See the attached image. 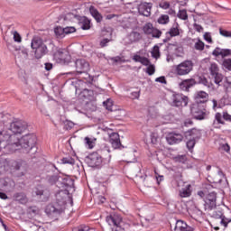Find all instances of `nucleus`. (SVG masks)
Here are the masks:
<instances>
[{
    "instance_id": "nucleus-36",
    "label": "nucleus",
    "mask_w": 231,
    "mask_h": 231,
    "mask_svg": "<svg viewBox=\"0 0 231 231\" xmlns=\"http://www.w3.org/2000/svg\"><path fill=\"white\" fill-rule=\"evenodd\" d=\"M143 30L146 35H151L154 30V27L152 26V23H148L143 26Z\"/></svg>"
},
{
    "instance_id": "nucleus-52",
    "label": "nucleus",
    "mask_w": 231,
    "mask_h": 231,
    "mask_svg": "<svg viewBox=\"0 0 231 231\" xmlns=\"http://www.w3.org/2000/svg\"><path fill=\"white\" fill-rule=\"evenodd\" d=\"M13 35H14V42H21L23 41V39L21 38V34H19V32H17V31H14L13 32Z\"/></svg>"
},
{
    "instance_id": "nucleus-49",
    "label": "nucleus",
    "mask_w": 231,
    "mask_h": 231,
    "mask_svg": "<svg viewBox=\"0 0 231 231\" xmlns=\"http://www.w3.org/2000/svg\"><path fill=\"white\" fill-rule=\"evenodd\" d=\"M223 66L227 71H231V59H226L223 61Z\"/></svg>"
},
{
    "instance_id": "nucleus-40",
    "label": "nucleus",
    "mask_w": 231,
    "mask_h": 231,
    "mask_svg": "<svg viewBox=\"0 0 231 231\" xmlns=\"http://www.w3.org/2000/svg\"><path fill=\"white\" fill-rule=\"evenodd\" d=\"M214 79V82L215 84H217V86H219V84H221V82H223V75H221L219 72L217 74H213Z\"/></svg>"
},
{
    "instance_id": "nucleus-37",
    "label": "nucleus",
    "mask_w": 231,
    "mask_h": 231,
    "mask_svg": "<svg viewBox=\"0 0 231 231\" xmlns=\"http://www.w3.org/2000/svg\"><path fill=\"white\" fill-rule=\"evenodd\" d=\"M61 163L63 165H73L75 163V159H73L72 157H63L61 160H60Z\"/></svg>"
},
{
    "instance_id": "nucleus-14",
    "label": "nucleus",
    "mask_w": 231,
    "mask_h": 231,
    "mask_svg": "<svg viewBox=\"0 0 231 231\" xmlns=\"http://www.w3.org/2000/svg\"><path fill=\"white\" fill-rule=\"evenodd\" d=\"M193 99L195 101L194 104H206V102H208V93L203 90L197 91L193 96Z\"/></svg>"
},
{
    "instance_id": "nucleus-4",
    "label": "nucleus",
    "mask_w": 231,
    "mask_h": 231,
    "mask_svg": "<svg viewBox=\"0 0 231 231\" xmlns=\"http://www.w3.org/2000/svg\"><path fill=\"white\" fill-rule=\"evenodd\" d=\"M31 48L34 50L37 59H42L48 53V46H46V43H44L41 37L36 36L32 38Z\"/></svg>"
},
{
    "instance_id": "nucleus-29",
    "label": "nucleus",
    "mask_w": 231,
    "mask_h": 231,
    "mask_svg": "<svg viewBox=\"0 0 231 231\" xmlns=\"http://www.w3.org/2000/svg\"><path fill=\"white\" fill-rule=\"evenodd\" d=\"M225 125V121L223 119V116L221 115V113H217L215 115V120L213 121V126L216 129H219V125Z\"/></svg>"
},
{
    "instance_id": "nucleus-5",
    "label": "nucleus",
    "mask_w": 231,
    "mask_h": 231,
    "mask_svg": "<svg viewBox=\"0 0 231 231\" xmlns=\"http://www.w3.org/2000/svg\"><path fill=\"white\" fill-rule=\"evenodd\" d=\"M190 113L195 120H207L210 115L206 106L198 104L191 105Z\"/></svg>"
},
{
    "instance_id": "nucleus-32",
    "label": "nucleus",
    "mask_w": 231,
    "mask_h": 231,
    "mask_svg": "<svg viewBox=\"0 0 231 231\" xmlns=\"http://www.w3.org/2000/svg\"><path fill=\"white\" fill-rule=\"evenodd\" d=\"M96 142L97 138L95 137H85V145L87 149H93V147H95Z\"/></svg>"
},
{
    "instance_id": "nucleus-25",
    "label": "nucleus",
    "mask_w": 231,
    "mask_h": 231,
    "mask_svg": "<svg viewBox=\"0 0 231 231\" xmlns=\"http://www.w3.org/2000/svg\"><path fill=\"white\" fill-rule=\"evenodd\" d=\"M79 24L81 30H90L91 29V20L86 16H80L79 18Z\"/></svg>"
},
{
    "instance_id": "nucleus-43",
    "label": "nucleus",
    "mask_w": 231,
    "mask_h": 231,
    "mask_svg": "<svg viewBox=\"0 0 231 231\" xmlns=\"http://www.w3.org/2000/svg\"><path fill=\"white\" fill-rule=\"evenodd\" d=\"M209 71H210L211 76L219 73V68L217 67V64L211 63V65L209 67Z\"/></svg>"
},
{
    "instance_id": "nucleus-44",
    "label": "nucleus",
    "mask_w": 231,
    "mask_h": 231,
    "mask_svg": "<svg viewBox=\"0 0 231 231\" xmlns=\"http://www.w3.org/2000/svg\"><path fill=\"white\" fill-rule=\"evenodd\" d=\"M173 160L177 163H185V162H187V156H185V155H177L173 158Z\"/></svg>"
},
{
    "instance_id": "nucleus-62",
    "label": "nucleus",
    "mask_w": 231,
    "mask_h": 231,
    "mask_svg": "<svg viewBox=\"0 0 231 231\" xmlns=\"http://www.w3.org/2000/svg\"><path fill=\"white\" fill-rule=\"evenodd\" d=\"M220 149L225 151V152H230V145L228 143L220 144Z\"/></svg>"
},
{
    "instance_id": "nucleus-12",
    "label": "nucleus",
    "mask_w": 231,
    "mask_h": 231,
    "mask_svg": "<svg viewBox=\"0 0 231 231\" xmlns=\"http://www.w3.org/2000/svg\"><path fill=\"white\" fill-rule=\"evenodd\" d=\"M152 10V3L143 2L138 6L140 15H143L144 17H151Z\"/></svg>"
},
{
    "instance_id": "nucleus-48",
    "label": "nucleus",
    "mask_w": 231,
    "mask_h": 231,
    "mask_svg": "<svg viewBox=\"0 0 231 231\" xmlns=\"http://www.w3.org/2000/svg\"><path fill=\"white\" fill-rule=\"evenodd\" d=\"M103 106L106 107V109H107V111H113V101L110 99L104 101Z\"/></svg>"
},
{
    "instance_id": "nucleus-22",
    "label": "nucleus",
    "mask_w": 231,
    "mask_h": 231,
    "mask_svg": "<svg viewBox=\"0 0 231 231\" xmlns=\"http://www.w3.org/2000/svg\"><path fill=\"white\" fill-rule=\"evenodd\" d=\"M196 229L187 225L183 220H177L174 231H195Z\"/></svg>"
},
{
    "instance_id": "nucleus-53",
    "label": "nucleus",
    "mask_w": 231,
    "mask_h": 231,
    "mask_svg": "<svg viewBox=\"0 0 231 231\" xmlns=\"http://www.w3.org/2000/svg\"><path fill=\"white\" fill-rule=\"evenodd\" d=\"M109 42H111V39L105 38L100 41L99 46L101 48H106V46H107V44H109Z\"/></svg>"
},
{
    "instance_id": "nucleus-17",
    "label": "nucleus",
    "mask_w": 231,
    "mask_h": 231,
    "mask_svg": "<svg viewBox=\"0 0 231 231\" xmlns=\"http://www.w3.org/2000/svg\"><path fill=\"white\" fill-rule=\"evenodd\" d=\"M77 73H88L89 71V63L86 60H77L76 62Z\"/></svg>"
},
{
    "instance_id": "nucleus-21",
    "label": "nucleus",
    "mask_w": 231,
    "mask_h": 231,
    "mask_svg": "<svg viewBox=\"0 0 231 231\" xmlns=\"http://www.w3.org/2000/svg\"><path fill=\"white\" fill-rule=\"evenodd\" d=\"M197 84H198V82H196V79H184L183 81H181L179 84V87L182 91H189V89H190V88H194V86H196Z\"/></svg>"
},
{
    "instance_id": "nucleus-27",
    "label": "nucleus",
    "mask_w": 231,
    "mask_h": 231,
    "mask_svg": "<svg viewBox=\"0 0 231 231\" xmlns=\"http://www.w3.org/2000/svg\"><path fill=\"white\" fill-rule=\"evenodd\" d=\"M128 40L127 43L128 44H133V42H138L142 39V34L138 32H132L129 33V35L126 37Z\"/></svg>"
},
{
    "instance_id": "nucleus-10",
    "label": "nucleus",
    "mask_w": 231,
    "mask_h": 231,
    "mask_svg": "<svg viewBox=\"0 0 231 231\" xmlns=\"http://www.w3.org/2000/svg\"><path fill=\"white\" fill-rule=\"evenodd\" d=\"M61 189H65L62 190H68V192L69 193V191L71 190H75L74 187H75V180L73 179H71V177L69 176H63V177H60V186Z\"/></svg>"
},
{
    "instance_id": "nucleus-28",
    "label": "nucleus",
    "mask_w": 231,
    "mask_h": 231,
    "mask_svg": "<svg viewBox=\"0 0 231 231\" xmlns=\"http://www.w3.org/2000/svg\"><path fill=\"white\" fill-rule=\"evenodd\" d=\"M192 189V185L190 184H187L186 186L181 188V189L180 190V198H190L192 194V189Z\"/></svg>"
},
{
    "instance_id": "nucleus-15",
    "label": "nucleus",
    "mask_w": 231,
    "mask_h": 231,
    "mask_svg": "<svg viewBox=\"0 0 231 231\" xmlns=\"http://www.w3.org/2000/svg\"><path fill=\"white\" fill-rule=\"evenodd\" d=\"M98 154L102 162L105 163H109L111 162V149L109 146L105 145L98 151Z\"/></svg>"
},
{
    "instance_id": "nucleus-61",
    "label": "nucleus",
    "mask_w": 231,
    "mask_h": 231,
    "mask_svg": "<svg viewBox=\"0 0 231 231\" xmlns=\"http://www.w3.org/2000/svg\"><path fill=\"white\" fill-rule=\"evenodd\" d=\"M221 225H223V226H225V228H226V226H228V223H231V219L230 218H226V217H223L220 221Z\"/></svg>"
},
{
    "instance_id": "nucleus-42",
    "label": "nucleus",
    "mask_w": 231,
    "mask_h": 231,
    "mask_svg": "<svg viewBox=\"0 0 231 231\" xmlns=\"http://www.w3.org/2000/svg\"><path fill=\"white\" fill-rule=\"evenodd\" d=\"M152 57L153 59H160V47L155 45L152 50Z\"/></svg>"
},
{
    "instance_id": "nucleus-13",
    "label": "nucleus",
    "mask_w": 231,
    "mask_h": 231,
    "mask_svg": "<svg viewBox=\"0 0 231 231\" xmlns=\"http://www.w3.org/2000/svg\"><path fill=\"white\" fill-rule=\"evenodd\" d=\"M171 100H172L173 106H175L176 107H180L182 105L187 106L189 102V97H187V96H184L182 94H173Z\"/></svg>"
},
{
    "instance_id": "nucleus-3",
    "label": "nucleus",
    "mask_w": 231,
    "mask_h": 231,
    "mask_svg": "<svg viewBox=\"0 0 231 231\" xmlns=\"http://www.w3.org/2000/svg\"><path fill=\"white\" fill-rule=\"evenodd\" d=\"M106 223L112 227V231H125L129 230V223L125 222L122 216L114 213L110 214L106 218Z\"/></svg>"
},
{
    "instance_id": "nucleus-47",
    "label": "nucleus",
    "mask_w": 231,
    "mask_h": 231,
    "mask_svg": "<svg viewBox=\"0 0 231 231\" xmlns=\"http://www.w3.org/2000/svg\"><path fill=\"white\" fill-rule=\"evenodd\" d=\"M64 35H69V33H75L77 29L73 26L63 28Z\"/></svg>"
},
{
    "instance_id": "nucleus-6",
    "label": "nucleus",
    "mask_w": 231,
    "mask_h": 231,
    "mask_svg": "<svg viewBox=\"0 0 231 231\" xmlns=\"http://www.w3.org/2000/svg\"><path fill=\"white\" fill-rule=\"evenodd\" d=\"M194 69V62L190 60H186L178 65H175V73L179 77L189 75Z\"/></svg>"
},
{
    "instance_id": "nucleus-60",
    "label": "nucleus",
    "mask_w": 231,
    "mask_h": 231,
    "mask_svg": "<svg viewBox=\"0 0 231 231\" xmlns=\"http://www.w3.org/2000/svg\"><path fill=\"white\" fill-rule=\"evenodd\" d=\"M219 33H220V35H222V37H231V32L230 31L219 29Z\"/></svg>"
},
{
    "instance_id": "nucleus-30",
    "label": "nucleus",
    "mask_w": 231,
    "mask_h": 231,
    "mask_svg": "<svg viewBox=\"0 0 231 231\" xmlns=\"http://www.w3.org/2000/svg\"><path fill=\"white\" fill-rule=\"evenodd\" d=\"M27 230L28 231H46V229H44L42 226L35 224L33 222L27 223Z\"/></svg>"
},
{
    "instance_id": "nucleus-64",
    "label": "nucleus",
    "mask_w": 231,
    "mask_h": 231,
    "mask_svg": "<svg viewBox=\"0 0 231 231\" xmlns=\"http://www.w3.org/2000/svg\"><path fill=\"white\" fill-rule=\"evenodd\" d=\"M223 119L226 122H231V115L228 112H223Z\"/></svg>"
},
{
    "instance_id": "nucleus-54",
    "label": "nucleus",
    "mask_w": 231,
    "mask_h": 231,
    "mask_svg": "<svg viewBox=\"0 0 231 231\" xmlns=\"http://www.w3.org/2000/svg\"><path fill=\"white\" fill-rule=\"evenodd\" d=\"M150 138H151L152 143H153V144L158 143V134L152 133L151 135H150Z\"/></svg>"
},
{
    "instance_id": "nucleus-26",
    "label": "nucleus",
    "mask_w": 231,
    "mask_h": 231,
    "mask_svg": "<svg viewBox=\"0 0 231 231\" xmlns=\"http://www.w3.org/2000/svg\"><path fill=\"white\" fill-rule=\"evenodd\" d=\"M89 12H90V15H92V17L95 19V21L97 23H102L104 17L102 16L100 12H98V10L95 6H93V5L90 6Z\"/></svg>"
},
{
    "instance_id": "nucleus-1",
    "label": "nucleus",
    "mask_w": 231,
    "mask_h": 231,
    "mask_svg": "<svg viewBox=\"0 0 231 231\" xmlns=\"http://www.w3.org/2000/svg\"><path fill=\"white\" fill-rule=\"evenodd\" d=\"M28 129V125L24 121H15L11 123L8 131L0 132V149H7L10 152H15L20 149H24L25 152L33 154L37 152V137L32 134H25L19 138L17 134L24 133Z\"/></svg>"
},
{
    "instance_id": "nucleus-9",
    "label": "nucleus",
    "mask_w": 231,
    "mask_h": 231,
    "mask_svg": "<svg viewBox=\"0 0 231 231\" xmlns=\"http://www.w3.org/2000/svg\"><path fill=\"white\" fill-rule=\"evenodd\" d=\"M217 199V195L216 194V192H210L208 195H206L205 199H204V209L205 210H214V208H216L217 205H216V201Z\"/></svg>"
},
{
    "instance_id": "nucleus-33",
    "label": "nucleus",
    "mask_w": 231,
    "mask_h": 231,
    "mask_svg": "<svg viewBox=\"0 0 231 231\" xmlns=\"http://www.w3.org/2000/svg\"><path fill=\"white\" fill-rule=\"evenodd\" d=\"M14 198L15 201H18L19 203L24 204L28 199H26V195L24 193H16L14 195Z\"/></svg>"
},
{
    "instance_id": "nucleus-8",
    "label": "nucleus",
    "mask_w": 231,
    "mask_h": 231,
    "mask_svg": "<svg viewBox=\"0 0 231 231\" xmlns=\"http://www.w3.org/2000/svg\"><path fill=\"white\" fill-rule=\"evenodd\" d=\"M54 59L60 64H69L71 62V55L68 51L59 50L54 53Z\"/></svg>"
},
{
    "instance_id": "nucleus-55",
    "label": "nucleus",
    "mask_w": 231,
    "mask_h": 231,
    "mask_svg": "<svg viewBox=\"0 0 231 231\" xmlns=\"http://www.w3.org/2000/svg\"><path fill=\"white\" fill-rule=\"evenodd\" d=\"M224 88H226V89H228V88H231V77L225 78Z\"/></svg>"
},
{
    "instance_id": "nucleus-59",
    "label": "nucleus",
    "mask_w": 231,
    "mask_h": 231,
    "mask_svg": "<svg viewBox=\"0 0 231 231\" xmlns=\"http://www.w3.org/2000/svg\"><path fill=\"white\" fill-rule=\"evenodd\" d=\"M199 84H202L203 86H206L207 88H210V83H208V80L207 78H199Z\"/></svg>"
},
{
    "instance_id": "nucleus-63",
    "label": "nucleus",
    "mask_w": 231,
    "mask_h": 231,
    "mask_svg": "<svg viewBox=\"0 0 231 231\" xmlns=\"http://www.w3.org/2000/svg\"><path fill=\"white\" fill-rule=\"evenodd\" d=\"M204 39L207 41V42L212 43V35L210 32H205Z\"/></svg>"
},
{
    "instance_id": "nucleus-45",
    "label": "nucleus",
    "mask_w": 231,
    "mask_h": 231,
    "mask_svg": "<svg viewBox=\"0 0 231 231\" xmlns=\"http://www.w3.org/2000/svg\"><path fill=\"white\" fill-rule=\"evenodd\" d=\"M158 23H159V24H167V23H169V15L162 14L161 17H159Z\"/></svg>"
},
{
    "instance_id": "nucleus-39",
    "label": "nucleus",
    "mask_w": 231,
    "mask_h": 231,
    "mask_svg": "<svg viewBox=\"0 0 231 231\" xmlns=\"http://www.w3.org/2000/svg\"><path fill=\"white\" fill-rule=\"evenodd\" d=\"M194 48L198 51H203V50H205V42H203L201 40H199L195 42Z\"/></svg>"
},
{
    "instance_id": "nucleus-51",
    "label": "nucleus",
    "mask_w": 231,
    "mask_h": 231,
    "mask_svg": "<svg viewBox=\"0 0 231 231\" xmlns=\"http://www.w3.org/2000/svg\"><path fill=\"white\" fill-rule=\"evenodd\" d=\"M64 125L67 131H69V129H73V127H75V124L71 121H65Z\"/></svg>"
},
{
    "instance_id": "nucleus-57",
    "label": "nucleus",
    "mask_w": 231,
    "mask_h": 231,
    "mask_svg": "<svg viewBox=\"0 0 231 231\" xmlns=\"http://www.w3.org/2000/svg\"><path fill=\"white\" fill-rule=\"evenodd\" d=\"M72 231H89V226H79L78 227H74Z\"/></svg>"
},
{
    "instance_id": "nucleus-58",
    "label": "nucleus",
    "mask_w": 231,
    "mask_h": 231,
    "mask_svg": "<svg viewBox=\"0 0 231 231\" xmlns=\"http://www.w3.org/2000/svg\"><path fill=\"white\" fill-rule=\"evenodd\" d=\"M156 71V69L154 68V65H148L146 73H148V75H154V72Z\"/></svg>"
},
{
    "instance_id": "nucleus-38",
    "label": "nucleus",
    "mask_w": 231,
    "mask_h": 231,
    "mask_svg": "<svg viewBox=\"0 0 231 231\" xmlns=\"http://www.w3.org/2000/svg\"><path fill=\"white\" fill-rule=\"evenodd\" d=\"M80 97L83 98H88L93 95V90H89L88 88H84L79 92Z\"/></svg>"
},
{
    "instance_id": "nucleus-23",
    "label": "nucleus",
    "mask_w": 231,
    "mask_h": 231,
    "mask_svg": "<svg viewBox=\"0 0 231 231\" xmlns=\"http://www.w3.org/2000/svg\"><path fill=\"white\" fill-rule=\"evenodd\" d=\"M212 55H214V57H230L231 56V50L230 49H221L219 47H217L213 52Z\"/></svg>"
},
{
    "instance_id": "nucleus-19",
    "label": "nucleus",
    "mask_w": 231,
    "mask_h": 231,
    "mask_svg": "<svg viewBox=\"0 0 231 231\" xmlns=\"http://www.w3.org/2000/svg\"><path fill=\"white\" fill-rule=\"evenodd\" d=\"M109 142L113 149H124L122 143L120 142V135L118 133H112L109 136Z\"/></svg>"
},
{
    "instance_id": "nucleus-20",
    "label": "nucleus",
    "mask_w": 231,
    "mask_h": 231,
    "mask_svg": "<svg viewBox=\"0 0 231 231\" xmlns=\"http://www.w3.org/2000/svg\"><path fill=\"white\" fill-rule=\"evenodd\" d=\"M88 163L91 167H98L102 163V158L98 152H93L88 157Z\"/></svg>"
},
{
    "instance_id": "nucleus-11",
    "label": "nucleus",
    "mask_w": 231,
    "mask_h": 231,
    "mask_svg": "<svg viewBox=\"0 0 231 231\" xmlns=\"http://www.w3.org/2000/svg\"><path fill=\"white\" fill-rule=\"evenodd\" d=\"M181 32L180 29V24L175 23L171 29L165 33V39L162 40V42H169L172 37H178Z\"/></svg>"
},
{
    "instance_id": "nucleus-46",
    "label": "nucleus",
    "mask_w": 231,
    "mask_h": 231,
    "mask_svg": "<svg viewBox=\"0 0 231 231\" xmlns=\"http://www.w3.org/2000/svg\"><path fill=\"white\" fill-rule=\"evenodd\" d=\"M187 143H186V145L189 149V151H192V149H194V147L196 146V142L198 141H195L194 139H187Z\"/></svg>"
},
{
    "instance_id": "nucleus-35",
    "label": "nucleus",
    "mask_w": 231,
    "mask_h": 231,
    "mask_svg": "<svg viewBox=\"0 0 231 231\" xmlns=\"http://www.w3.org/2000/svg\"><path fill=\"white\" fill-rule=\"evenodd\" d=\"M54 33L58 39H64L65 34H64V28L60 26H57L54 28Z\"/></svg>"
},
{
    "instance_id": "nucleus-18",
    "label": "nucleus",
    "mask_w": 231,
    "mask_h": 231,
    "mask_svg": "<svg viewBox=\"0 0 231 231\" xmlns=\"http://www.w3.org/2000/svg\"><path fill=\"white\" fill-rule=\"evenodd\" d=\"M184 136H185L186 140H195L196 142H198V140H199V138H201V131H199L196 128H192V129L186 131L184 133Z\"/></svg>"
},
{
    "instance_id": "nucleus-2",
    "label": "nucleus",
    "mask_w": 231,
    "mask_h": 231,
    "mask_svg": "<svg viewBox=\"0 0 231 231\" xmlns=\"http://www.w3.org/2000/svg\"><path fill=\"white\" fill-rule=\"evenodd\" d=\"M55 201L53 204H50L46 207L45 212L49 217L57 218L60 214H63L66 210V201L69 198V193L68 190H60L55 195Z\"/></svg>"
},
{
    "instance_id": "nucleus-41",
    "label": "nucleus",
    "mask_w": 231,
    "mask_h": 231,
    "mask_svg": "<svg viewBox=\"0 0 231 231\" xmlns=\"http://www.w3.org/2000/svg\"><path fill=\"white\" fill-rule=\"evenodd\" d=\"M177 17H179V19H181L182 21H187L189 19L187 10H180L177 14Z\"/></svg>"
},
{
    "instance_id": "nucleus-56",
    "label": "nucleus",
    "mask_w": 231,
    "mask_h": 231,
    "mask_svg": "<svg viewBox=\"0 0 231 231\" xmlns=\"http://www.w3.org/2000/svg\"><path fill=\"white\" fill-rule=\"evenodd\" d=\"M160 8H162V10H169L171 7V4L169 2H161L159 4Z\"/></svg>"
},
{
    "instance_id": "nucleus-31",
    "label": "nucleus",
    "mask_w": 231,
    "mask_h": 231,
    "mask_svg": "<svg viewBox=\"0 0 231 231\" xmlns=\"http://www.w3.org/2000/svg\"><path fill=\"white\" fill-rule=\"evenodd\" d=\"M133 60L135 62H140L141 64H143V66H149L151 64V61L149 60V59L145 57H142L140 55H134Z\"/></svg>"
},
{
    "instance_id": "nucleus-34",
    "label": "nucleus",
    "mask_w": 231,
    "mask_h": 231,
    "mask_svg": "<svg viewBox=\"0 0 231 231\" xmlns=\"http://www.w3.org/2000/svg\"><path fill=\"white\" fill-rule=\"evenodd\" d=\"M48 183H50V185H55V183H57V185L60 186V177H59L57 175L49 176L48 177Z\"/></svg>"
},
{
    "instance_id": "nucleus-7",
    "label": "nucleus",
    "mask_w": 231,
    "mask_h": 231,
    "mask_svg": "<svg viewBox=\"0 0 231 231\" xmlns=\"http://www.w3.org/2000/svg\"><path fill=\"white\" fill-rule=\"evenodd\" d=\"M5 169H11V171H26V163L23 161H15L11 159H5L3 162Z\"/></svg>"
},
{
    "instance_id": "nucleus-50",
    "label": "nucleus",
    "mask_w": 231,
    "mask_h": 231,
    "mask_svg": "<svg viewBox=\"0 0 231 231\" xmlns=\"http://www.w3.org/2000/svg\"><path fill=\"white\" fill-rule=\"evenodd\" d=\"M152 37H154L155 39H160L162 37V31L153 28V31L152 32Z\"/></svg>"
},
{
    "instance_id": "nucleus-16",
    "label": "nucleus",
    "mask_w": 231,
    "mask_h": 231,
    "mask_svg": "<svg viewBox=\"0 0 231 231\" xmlns=\"http://www.w3.org/2000/svg\"><path fill=\"white\" fill-rule=\"evenodd\" d=\"M166 141L169 145H175L176 143H180V142H183V135L181 134L170 133L166 136Z\"/></svg>"
},
{
    "instance_id": "nucleus-24",
    "label": "nucleus",
    "mask_w": 231,
    "mask_h": 231,
    "mask_svg": "<svg viewBox=\"0 0 231 231\" xmlns=\"http://www.w3.org/2000/svg\"><path fill=\"white\" fill-rule=\"evenodd\" d=\"M14 57L19 62H24L28 59V49H20L14 52Z\"/></svg>"
}]
</instances>
